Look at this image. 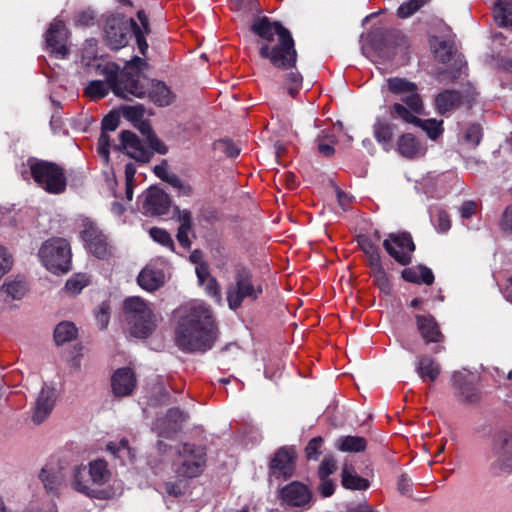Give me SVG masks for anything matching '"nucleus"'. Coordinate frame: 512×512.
Here are the masks:
<instances>
[{
	"label": "nucleus",
	"mask_w": 512,
	"mask_h": 512,
	"mask_svg": "<svg viewBox=\"0 0 512 512\" xmlns=\"http://www.w3.org/2000/svg\"><path fill=\"white\" fill-rule=\"evenodd\" d=\"M251 31L259 38V55L278 69L290 70L285 74L284 87L296 98L302 89L303 77L296 70L297 51L291 32L266 16L254 20Z\"/></svg>",
	"instance_id": "f257e3e1"
},
{
	"label": "nucleus",
	"mask_w": 512,
	"mask_h": 512,
	"mask_svg": "<svg viewBox=\"0 0 512 512\" xmlns=\"http://www.w3.org/2000/svg\"><path fill=\"white\" fill-rule=\"evenodd\" d=\"M175 344L183 352H205L216 339V321L209 305L192 301L174 311Z\"/></svg>",
	"instance_id": "f03ea898"
},
{
	"label": "nucleus",
	"mask_w": 512,
	"mask_h": 512,
	"mask_svg": "<svg viewBox=\"0 0 512 512\" xmlns=\"http://www.w3.org/2000/svg\"><path fill=\"white\" fill-rule=\"evenodd\" d=\"M145 65L142 58L135 56L122 70L114 62L98 64L97 73L105 77V83L110 85L116 96L132 100L145 97L146 88L140 79V72Z\"/></svg>",
	"instance_id": "7ed1b4c3"
},
{
	"label": "nucleus",
	"mask_w": 512,
	"mask_h": 512,
	"mask_svg": "<svg viewBox=\"0 0 512 512\" xmlns=\"http://www.w3.org/2000/svg\"><path fill=\"white\" fill-rule=\"evenodd\" d=\"M137 18L140 25L133 18H128L122 14L108 16L104 26L106 45L111 49L118 50L125 47L133 35L139 52L145 56L148 50L145 36L150 33L149 21L142 10L137 12Z\"/></svg>",
	"instance_id": "20e7f679"
},
{
	"label": "nucleus",
	"mask_w": 512,
	"mask_h": 512,
	"mask_svg": "<svg viewBox=\"0 0 512 512\" xmlns=\"http://www.w3.org/2000/svg\"><path fill=\"white\" fill-rule=\"evenodd\" d=\"M387 87L392 94L399 96L401 101L389 107V114L393 119H401L406 123L413 120L415 115L424 114V103L414 82L392 77L387 79Z\"/></svg>",
	"instance_id": "39448f33"
},
{
	"label": "nucleus",
	"mask_w": 512,
	"mask_h": 512,
	"mask_svg": "<svg viewBox=\"0 0 512 512\" xmlns=\"http://www.w3.org/2000/svg\"><path fill=\"white\" fill-rule=\"evenodd\" d=\"M124 313L130 333L137 338H147L157 327V317L142 298L133 296L124 301Z\"/></svg>",
	"instance_id": "423d86ee"
},
{
	"label": "nucleus",
	"mask_w": 512,
	"mask_h": 512,
	"mask_svg": "<svg viewBox=\"0 0 512 512\" xmlns=\"http://www.w3.org/2000/svg\"><path fill=\"white\" fill-rule=\"evenodd\" d=\"M263 289L252 272L246 267H239L234 274V282L227 287L226 300L231 310L236 311L245 301L254 302Z\"/></svg>",
	"instance_id": "0eeeda50"
},
{
	"label": "nucleus",
	"mask_w": 512,
	"mask_h": 512,
	"mask_svg": "<svg viewBox=\"0 0 512 512\" xmlns=\"http://www.w3.org/2000/svg\"><path fill=\"white\" fill-rule=\"evenodd\" d=\"M30 173L36 184L49 194H62L67 180L64 170L56 163L30 158L27 161Z\"/></svg>",
	"instance_id": "6e6552de"
},
{
	"label": "nucleus",
	"mask_w": 512,
	"mask_h": 512,
	"mask_svg": "<svg viewBox=\"0 0 512 512\" xmlns=\"http://www.w3.org/2000/svg\"><path fill=\"white\" fill-rule=\"evenodd\" d=\"M38 256L42 264L52 273H66L71 265V248L64 238H51L40 247Z\"/></svg>",
	"instance_id": "1a4fd4ad"
},
{
	"label": "nucleus",
	"mask_w": 512,
	"mask_h": 512,
	"mask_svg": "<svg viewBox=\"0 0 512 512\" xmlns=\"http://www.w3.org/2000/svg\"><path fill=\"white\" fill-rule=\"evenodd\" d=\"M206 451L201 446L185 443L178 449L173 470L179 479L198 477L204 470Z\"/></svg>",
	"instance_id": "9d476101"
},
{
	"label": "nucleus",
	"mask_w": 512,
	"mask_h": 512,
	"mask_svg": "<svg viewBox=\"0 0 512 512\" xmlns=\"http://www.w3.org/2000/svg\"><path fill=\"white\" fill-rule=\"evenodd\" d=\"M474 100L475 93L470 90L444 89L435 96L434 107L439 115L449 117L463 106L470 108Z\"/></svg>",
	"instance_id": "9b49d317"
},
{
	"label": "nucleus",
	"mask_w": 512,
	"mask_h": 512,
	"mask_svg": "<svg viewBox=\"0 0 512 512\" xmlns=\"http://www.w3.org/2000/svg\"><path fill=\"white\" fill-rule=\"evenodd\" d=\"M387 253L400 265H409L412 261V254L415 244L411 235L407 232L389 234L383 242Z\"/></svg>",
	"instance_id": "f8f14e48"
},
{
	"label": "nucleus",
	"mask_w": 512,
	"mask_h": 512,
	"mask_svg": "<svg viewBox=\"0 0 512 512\" xmlns=\"http://www.w3.org/2000/svg\"><path fill=\"white\" fill-rule=\"evenodd\" d=\"M278 497L283 505L308 510L313 503L311 489L300 481H292L279 490Z\"/></svg>",
	"instance_id": "ddd939ff"
},
{
	"label": "nucleus",
	"mask_w": 512,
	"mask_h": 512,
	"mask_svg": "<svg viewBox=\"0 0 512 512\" xmlns=\"http://www.w3.org/2000/svg\"><path fill=\"white\" fill-rule=\"evenodd\" d=\"M296 451L293 447L279 448L269 463V476L271 479L287 480L291 478L296 469Z\"/></svg>",
	"instance_id": "4468645a"
},
{
	"label": "nucleus",
	"mask_w": 512,
	"mask_h": 512,
	"mask_svg": "<svg viewBox=\"0 0 512 512\" xmlns=\"http://www.w3.org/2000/svg\"><path fill=\"white\" fill-rule=\"evenodd\" d=\"M494 461L490 472L494 476L512 474V436L500 435L493 445Z\"/></svg>",
	"instance_id": "2eb2a0df"
},
{
	"label": "nucleus",
	"mask_w": 512,
	"mask_h": 512,
	"mask_svg": "<svg viewBox=\"0 0 512 512\" xmlns=\"http://www.w3.org/2000/svg\"><path fill=\"white\" fill-rule=\"evenodd\" d=\"M67 39L68 30L64 22L54 19L45 34L46 49L56 58H66L69 54Z\"/></svg>",
	"instance_id": "dca6fc26"
},
{
	"label": "nucleus",
	"mask_w": 512,
	"mask_h": 512,
	"mask_svg": "<svg viewBox=\"0 0 512 512\" xmlns=\"http://www.w3.org/2000/svg\"><path fill=\"white\" fill-rule=\"evenodd\" d=\"M81 236L89 251L97 258L104 259L110 255L108 239L95 223L86 221Z\"/></svg>",
	"instance_id": "f3484780"
},
{
	"label": "nucleus",
	"mask_w": 512,
	"mask_h": 512,
	"mask_svg": "<svg viewBox=\"0 0 512 512\" xmlns=\"http://www.w3.org/2000/svg\"><path fill=\"white\" fill-rule=\"evenodd\" d=\"M142 209L144 214L151 216H161L169 212L171 199L162 189L151 186L142 195Z\"/></svg>",
	"instance_id": "a211bd4d"
},
{
	"label": "nucleus",
	"mask_w": 512,
	"mask_h": 512,
	"mask_svg": "<svg viewBox=\"0 0 512 512\" xmlns=\"http://www.w3.org/2000/svg\"><path fill=\"white\" fill-rule=\"evenodd\" d=\"M119 139L120 144L115 146L117 150H123L129 157L139 162L150 160L152 152L144 146L135 133L124 130L120 133Z\"/></svg>",
	"instance_id": "6ab92c4d"
},
{
	"label": "nucleus",
	"mask_w": 512,
	"mask_h": 512,
	"mask_svg": "<svg viewBox=\"0 0 512 512\" xmlns=\"http://www.w3.org/2000/svg\"><path fill=\"white\" fill-rule=\"evenodd\" d=\"M187 419L188 415L184 411L179 408H171L164 417L155 421L153 429L160 437L171 438L181 429V425Z\"/></svg>",
	"instance_id": "aec40b11"
},
{
	"label": "nucleus",
	"mask_w": 512,
	"mask_h": 512,
	"mask_svg": "<svg viewBox=\"0 0 512 512\" xmlns=\"http://www.w3.org/2000/svg\"><path fill=\"white\" fill-rule=\"evenodd\" d=\"M65 477L64 468L54 462L47 463L39 474L45 490L52 495L59 494L65 484Z\"/></svg>",
	"instance_id": "412c9836"
},
{
	"label": "nucleus",
	"mask_w": 512,
	"mask_h": 512,
	"mask_svg": "<svg viewBox=\"0 0 512 512\" xmlns=\"http://www.w3.org/2000/svg\"><path fill=\"white\" fill-rule=\"evenodd\" d=\"M112 391L117 397L130 395L136 387V376L129 367L117 369L111 378Z\"/></svg>",
	"instance_id": "4be33fe9"
},
{
	"label": "nucleus",
	"mask_w": 512,
	"mask_h": 512,
	"mask_svg": "<svg viewBox=\"0 0 512 512\" xmlns=\"http://www.w3.org/2000/svg\"><path fill=\"white\" fill-rule=\"evenodd\" d=\"M418 331L426 344L441 343L445 337L432 315H416Z\"/></svg>",
	"instance_id": "5701e85b"
},
{
	"label": "nucleus",
	"mask_w": 512,
	"mask_h": 512,
	"mask_svg": "<svg viewBox=\"0 0 512 512\" xmlns=\"http://www.w3.org/2000/svg\"><path fill=\"white\" fill-rule=\"evenodd\" d=\"M415 371L423 382H434L441 373V366L431 356L420 354L416 356Z\"/></svg>",
	"instance_id": "b1692460"
},
{
	"label": "nucleus",
	"mask_w": 512,
	"mask_h": 512,
	"mask_svg": "<svg viewBox=\"0 0 512 512\" xmlns=\"http://www.w3.org/2000/svg\"><path fill=\"white\" fill-rule=\"evenodd\" d=\"M55 404V392L52 388L43 387L35 403L32 420L36 424L42 423L51 413Z\"/></svg>",
	"instance_id": "393cba45"
},
{
	"label": "nucleus",
	"mask_w": 512,
	"mask_h": 512,
	"mask_svg": "<svg viewBox=\"0 0 512 512\" xmlns=\"http://www.w3.org/2000/svg\"><path fill=\"white\" fill-rule=\"evenodd\" d=\"M146 88V94H148L150 100L159 107H165L170 105L174 100L169 87L161 81H152L148 88L145 80H141Z\"/></svg>",
	"instance_id": "a878e982"
},
{
	"label": "nucleus",
	"mask_w": 512,
	"mask_h": 512,
	"mask_svg": "<svg viewBox=\"0 0 512 512\" xmlns=\"http://www.w3.org/2000/svg\"><path fill=\"white\" fill-rule=\"evenodd\" d=\"M341 484L349 490H367L370 486L366 478L359 476L351 463L345 462L341 472Z\"/></svg>",
	"instance_id": "bb28decb"
},
{
	"label": "nucleus",
	"mask_w": 512,
	"mask_h": 512,
	"mask_svg": "<svg viewBox=\"0 0 512 512\" xmlns=\"http://www.w3.org/2000/svg\"><path fill=\"white\" fill-rule=\"evenodd\" d=\"M397 146L398 152L408 159H413L424 154L421 144L411 133L401 135L398 139Z\"/></svg>",
	"instance_id": "cd10ccee"
},
{
	"label": "nucleus",
	"mask_w": 512,
	"mask_h": 512,
	"mask_svg": "<svg viewBox=\"0 0 512 512\" xmlns=\"http://www.w3.org/2000/svg\"><path fill=\"white\" fill-rule=\"evenodd\" d=\"M383 41L385 46H387L388 49H391L393 54L405 52L409 47V42L406 36L396 29L386 30L383 34Z\"/></svg>",
	"instance_id": "c85d7f7f"
},
{
	"label": "nucleus",
	"mask_w": 512,
	"mask_h": 512,
	"mask_svg": "<svg viewBox=\"0 0 512 512\" xmlns=\"http://www.w3.org/2000/svg\"><path fill=\"white\" fill-rule=\"evenodd\" d=\"M493 15L499 26L512 29V0H497Z\"/></svg>",
	"instance_id": "c756f323"
},
{
	"label": "nucleus",
	"mask_w": 512,
	"mask_h": 512,
	"mask_svg": "<svg viewBox=\"0 0 512 512\" xmlns=\"http://www.w3.org/2000/svg\"><path fill=\"white\" fill-rule=\"evenodd\" d=\"M452 383L454 388L459 391L464 401L474 403L479 400V394L476 388L472 384L464 381V375L462 373L455 372L452 375Z\"/></svg>",
	"instance_id": "7c9ffc66"
},
{
	"label": "nucleus",
	"mask_w": 512,
	"mask_h": 512,
	"mask_svg": "<svg viewBox=\"0 0 512 512\" xmlns=\"http://www.w3.org/2000/svg\"><path fill=\"white\" fill-rule=\"evenodd\" d=\"M335 447L342 452H362L367 447V441L360 436H342L335 442Z\"/></svg>",
	"instance_id": "2f4dec72"
},
{
	"label": "nucleus",
	"mask_w": 512,
	"mask_h": 512,
	"mask_svg": "<svg viewBox=\"0 0 512 512\" xmlns=\"http://www.w3.org/2000/svg\"><path fill=\"white\" fill-rule=\"evenodd\" d=\"M137 281L141 288L154 291L162 285L163 275L159 271L145 268L140 272Z\"/></svg>",
	"instance_id": "473e14b6"
},
{
	"label": "nucleus",
	"mask_w": 512,
	"mask_h": 512,
	"mask_svg": "<svg viewBox=\"0 0 512 512\" xmlns=\"http://www.w3.org/2000/svg\"><path fill=\"white\" fill-rule=\"evenodd\" d=\"M406 123L413 124L417 127L422 128L432 140H436L444 131L443 121L436 119L421 120L418 115L413 117V120H409Z\"/></svg>",
	"instance_id": "72a5a7b5"
},
{
	"label": "nucleus",
	"mask_w": 512,
	"mask_h": 512,
	"mask_svg": "<svg viewBox=\"0 0 512 512\" xmlns=\"http://www.w3.org/2000/svg\"><path fill=\"white\" fill-rule=\"evenodd\" d=\"M78 329L74 323L70 321L60 322L54 329V340L57 345H62L76 339Z\"/></svg>",
	"instance_id": "f704fd0d"
},
{
	"label": "nucleus",
	"mask_w": 512,
	"mask_h": 512,
	"mask_svg": "<svg viewBox=\"0 0 512 512\" xmlns=\"http://www.w3.org/2000/svg\"><path fill=\"white\" fill-rule=\"evenodd\" d=\"M371 270V276L373 277L374 284L386 295H389L392 291V283L390 276L387 274L382 263L375 266L369 267Z\"/></svg>",
	"instance_id": "c9c22d12"
},
{
	"label": "nucleus",
	"mask_w": 512,
	"mask_h": 512,
	"mask_svg": "<svg viewBox=\"0 0 512 512\" xmlns=\"http://www.w3.org/2000/svg\"><path fill=\"white\" fill-rule=\"evenodd\" d=\"M88 475L93 484L103 485L108 482L110 473L104 460H95L89 464Z\"/></svg>",
	"instance_id": "e433bc0d"
},
{
	"label": "nucleus",
	"mask_w": 512,
	"mask_h": 512,
	"mask_svg": "<svg viewBox=\"0 0 512 512\" xmlns=\"http://www.w3.org/2000/svg\"><path fill=\"white\" fill-rule=\"evenodd\" d=\"M87 471L86 467L79 465L75 466L73 468V474H72V486L75 490H77L80 493L90 495L91 488H90V476L87 478Z\"/></svg>",
	"instance_id": "4c0bfd02"
},
{
	"label": "nucleus",
	"mask_w": 512,
	"mask_h": 512,
	"mask_svg": "<svg viewBox=\"0 0 512 512\" xmlns=\"http://www.w3.org/2000/svg\"><path fill=\"white\" fill-rule=\"evenodd\" d=\"M359 246L367 258L369 267L382 263L379 247L370 239L366 237L361 238L359 240Z\"/></svg>",
	"instance_id": "58836bf2"
},
{
	"label": "nucleus",
	"mask_w": 512,
	"mask_h": 512,
	"mask_svg": "<svg viewBox=\"0 0 512 512\" xmlns=\"http://www.w3.org/2000/svg\"><path fill=\"white\" fill-rule=\"evenodd\" d=\"M111 90L110 85L101 80H93L88 83L84 90V95L92 100L104 98Z\"/></svg>",
	"instance_id": "ea45409f"
},
{
	"label": "nucleus",
	"mask_w": 512,
	"mask_h": 512,
	"mask_svg": "<svg viewBox=\"0 0 512 512\" xmlns=\"http://www.w3.org/2000/svg\"><path fill=\"white\" fill-rule=\"evenodd\" d=\"M426 4V0H408L397 9V16L401 19L411 17Z\"/></svg>",
	"instance_id": "a19ab883"
},
{
	"label": "nucleus",
	"mask_w": 512,
	"mask_h": 512,
	"mask_svg": "<svg viewBox=\"0 0 512 512\" xmlns=\"http://www.w3.org/2000/svg\"><path fill=\"white\" fill-rule=\"evenodd\" d=\"M374 136L379 143H388L393 136L392 125L385 121L378 120L374 125Z\"/></svg>",
	"instance_id": "79ce46f5"
},
{
	"label": "nucleus",
	"mask_w": 512,
	"mask_h": 512,
	"mask_svg": "<svg viewBox=\"0 0 512 512\" xmlns=\"http://www.w3.org/2000/svg\"><path fill=\"white\" fill-rule=\"evenodd\" d=\"M454 52L453 44L449 41H439L434 48L435 57L442 63H447L451 60Z\"/></svg>",
	"instance_id": "37998d69"
},
{
	"label": "nucleus",
	"mask_w": 512,
	"mask_h": 512,
	"mask_svg": "<svg viewBox=\"0 0 512 512\" xmlns=\"http://www.w3.org/2000/svg\"><path fill=\"white\" fill-rule=\"evenodd\" d=\"M214 149L224 153L229 158H235L240 154V148L229 139H221L214 143Z\"/></svg>",
	"instance_id": "c03bdc74"
},
{
	"label": "nucleus",
	"mask_w": 512,
	"mask_h": 512,
	"mask_svg": "<svg viewBox=\"0 0 512 512\" xmlns=\"http://www.w3.org/2000/svg\"><path fill=\"white\" fill-rule=\"evenodd\" d=\"M5 291L13 299H21L27 290L26 282L23 280H14L4 285Z\"/></svg>",
	"instance_id": "a18cd8bd"
},
{
	"label": "nucleus",
	"mask_w": 512,
	"mask_h": 512,
	"mask_svg": "<svg viewBox=\"0 0 512 512\" xmlns=\"http://www.w3.org/2000/svg\"><path fill=\"white\" fill-rule=\"evenodd\" d=\"M149 233L154 241L174 251L173 239L166 230L154 227L150 229Z\"/></svg>",
	"instance_id": "49530a36"
},
{
	"label": "nucleus",
	"mask_w": 512,
	"mask_h": 512,
	"mask_svg": "<svg viewBox=\"0 0 512 512\" xmlns=\"http://www.w3.org/2000/svg\"><path fill=\"white\" fill-rule=\"evenodd\" d=\"M88 284V281L84 275H76L67 280L65 289L67 292L76 295Z\"/></svg>",
	"instance_id": "de8ad7c7"
},
{
	"label": "nucleus",
	"mask_w": 512,
	"mask_h": 512,
	"mask_svg": "<svg viewBox=\"0 0 512 512\" xmlns=\"http://www.w3.org/2000/svg\"><path fill=\"white\" fill-rule=\"evenodd\" d=\"M336 471V460L333 456H325L318 468L319 479L329 478Z\"/></svg>",
	"instance_id": "09e8293b"
},
{
	"label": "nucleus",
	"mask_w": 512,
	"mask_h": 512,
	"mask_svg": "<svg viewBox=\"0 0 512 512\" xmlns=\"http://www.w3.org/2000/svg\"><path fill=\"white\" fill-rule=\"evenodd\" d=\"M322 445H323L322 437H315V438L311 439L305 448L306 457L309 460L318 459V457L321 454Z\"/></svg>",
	"instance_id": "8fccbe9b"
},
{
	"label": "nucleus",
	"mask_w": 512,
	"mask_h": 512,
	"mask_svg": "<svg viewBox=\"0 0 512 512\" xmlns=\"http://www.w3.org/2000/svg\"><path fill=\"white\" fill-rule=\"evenodd\" d=\"M205 292L207 295H209L211 298L215 300L216 303L221 304L222 302V295H221V288L216 280V278H209L205 283Z\"/></svg>",
	"instance_id": "3c124183"
},
{
	"label": "nucleus",
	"mask_w": 512,
	"mask_h": 512,
	"mask_svg": "<svg viewBox=\"0 0 512 512\" xmlns=\"http://www.w3.org/2000/svg\"><path fill=\"white\" fill-rule=\"evenodd\" d=\"M464 138L467 142L478 145L482 139V128L479 124H472L467 127Z\"/></svg>",
	"instance_id": "603ef678"
},
{
	"label": "nucleus",
	"mask_w": 512,
	"mask_h": 512,
	"mask_svg": "<svg viewBox=\"0 0 512 512\" xmlns=\"http://www.w3.org/2000/svg\"><path fill=\"white\" fill-rule=\"evenodd\" d=\"M325 140H326L325 136H319L317 138V143H318L317 149L321 155H323L325 157H330L335 152V149H334L335 140L333 137H331L328 142H326Z\"/></svg>",
	"instance_id": "864d4df0"
},
{
	"label": "nucleus",
	"mask_w": 512,
	"mask_h": 512,
	"mask_svg": "<svg viewBox=\"0 0 512 512\" xmlns=\"http://www.w3.org/2000/svg\"><path fill=\"white\" fill-rule=\"evenodd\" d=\"M13 259L7 249L0 245V278L12 267Z\"/></svg>",
	"instance_id": "5fc2aeb1"
},
{
	"label": "nucleus",
	"mask_w": 512,
	"mask_h": 512,
	"mask_svg": "<svg viewBox=\"0 0 512 512\" xmlns=\"http://www.w3.org/2000/svg\"><path fill=\"white\" fill-rule=\"evenodd\" d=\"M109 147H110V136L108 135V132L101 131L100 137L98 139V153L106 161L109 158Z\"/></svg>",
	"instance_id": "6e6d98bb"
},
{
	"label": "nucleus",
	"mask_w": 512,
	"mask_h": 512,
	"mask_svg": "<svg viewBox=\"0 0 512 512\" xmlns=\"http://www.w3.org/2000/svg\"><path fill=\"white\" fill-rule=\"evenodd\" d=\"M107 449L117 457H122V453L130 454V448L128 446V440L122 439L118 444L109 443Z\"/></svg>",
	"instance_id": "4d7b16f0"
},
{
	"label": "nucleus",
	"mask_w": 512,
	"mask_h": 512,
	"mask_svg": "<svg viewBox=\"0 0 512 512\" xmlns=\"http://www.w3.org/2000/svg\"><path fill=\"white\" fill-rule=\"evenodd\" d=\"M318 490L324 498L330 497L334 494L335 483L330 478L320 479Z\"/></svg>",
	"instance_id": "13d9d810"
},
{
	"label": "nucleus",
	"mask_w": 512,
	"mask_h": 512,
	"mask_svg": "<svg viewBox=\"0 0 512 512\" xmlns=\"http://www.w3.org/2000/svg\"><path fill=\"white\" fill-rule=\"evenodd\" d=\"M119 118L117 115L109 114L102 120V131L112 132L115 131L119 126Z\"/></svg>",
	"instance_id": "bf43d9fd"
},
{
	"label": "nucleus",
	"mask_w": 512,
	"mask_h": 512,
	"mask_svg": "<svg viewBox=\"0 0 512 512\" xmlns=\"http://www.w3.org/2000/svg\"><path fill=\"white\" fill-rule=\"evenodd\" d=\"M76 24L79 26H91L95 21V14L91 10L82 11L76 16Z\"/></svg>",
	"instance_id": "052dcab7"
},
{
	"label": "nucleus",
	"mask_w": 512,
	"mask_h": 512,
	"mask_svg": "<svg viewBox=\"0 0 512 512\" xmlns=\"http://www.w3.org/2000/svg\"><path fill=\"white\" fill-rule=\"evenodd\" d=\"M147 142L150 148L159 154L164 155L168 152L167 146L156 136V134L150 135V138L147 139Z\"/></svg>",
	"instance_id": "680f3d73"
},
{
	"label": "nucleus",
	"mask_w": 512,
	"mask_h": 512,
	"mask_svg": "<svg viewBox=\"0 0 512 512\" xmlns=\"http://www.w3.org/2000/svg\"><path fill=\"white\" fill-rule=\"evenodd\" d=\"M191 229H192V227H182V226H179V228H178L177 240H178L179 244L184 248H189L191 245V241L188 236Z\"/></svg>",
	"instance_id": "e2e57ef3"
},
{
	"label": "nucleus",
	"mask_w": 512,
	"mask_h": 512,
	"mask_svg": "<svg viewBox=\"0 0 512 512\" xmlns=\"http://www.w3.org/2000/svg\"><path fill=\"white\" fill-rule=\"evenodd\" d=\"M418 271H419L420 283H424L426 285H431L434 282V274L430 268L423 266V265H419Z\"/></svg>",
	"instance_id": "0e129e2a"
},
{
	"label": "nucleus",
	"mask_w": 512,
	"mask_h": 512,
	"mask_svg": "<svg viewBox=\"0 0 512 512\" xmlns=\"http://www.w3.org/2000/svg\"><path fill=\"white\" fill-rule=\"evenodd\" d=\"M451 227L449 215L445 211H439L437 215V228L440 232H447Z\"/></svg>",
	"instance_id": "69168bd1"
},
{
	"label": "nucleus",
	"mask_w": 512,
	"mask_h": 512,
	"mask_svg": "<svg viewBox=\"0 0 512 512\" xmlns=\"http://www.w3.org/2000/svg\"><path fill=\"white\" fill-rule=\"evenodd\" d=\"M402 278L410 283L420 284L418 266L412 268H406L402 271Z\"/></svg>",
	"instance_id": "338daca9"
},
{
	"label": "nucleus",
	"mask_w": 512,
	"mask_h": 512,
	"mask_svg": "<svg viewBox=\"0 0 512 512\" xmlns=\"http://www.w3.org/2000/svg\"><path fill=\"white\" fill-rule=\"evenodd\" d=\"M476 203L473 201H466L460 207L461 217L464 219H469L476 212Z\"/></svg>",
	"instance_id": "774afa93"
}]
</instances>
